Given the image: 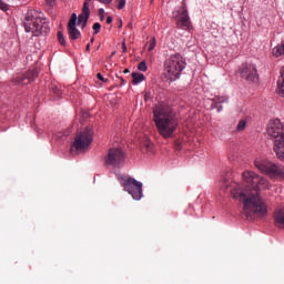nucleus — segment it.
<instances>
[{
    "label": "nucleus",
    "mask_w": 284,
    "mask_h": 284,
    "mask_svg": "<svg viewBox=\"0 0 284 284\" xmlns=\"http://www.w3.org/2000/svg\"><path fill=\"white\" fill-rule=\"evenodd\" d=\"M129 28H132V24H131V23H129Z\"/></svg>",
    "instance_id": "37998d69"
},
{
    "label": "nucleus",
    "mask_w": 284,
    "mask_h": 284,
    "mask_svg": "<svg viewBox=\"0 0 284 284\" xmlns=\"http://www.w3.org/2000/svg\"><path fill=\"white\" fill-rule=\"evenodd\" d=\"M280 78H277V94L280 97H284V67L282 68V71H280Z\"/></svg>",
    "instance_id": "f3484780"
},
{
    "label": "nucleus",
    "mask_w": 284,
    "mask_h": 284,
    "mask_svg": "<svg viewBox=\"0 0 284 284\" xmlns=\"http://www.w3.org/2000/svg\"><path fill=\"white\" fill-rule=\"evenodd\" d=\"M99 16H104V9H99Z\"/></svg>",
    "instance_id": "f704fd0d"
},
{
    "label": "nucleus",
    "mask_w": 284,
    "mask_h": 284,
    "mask_svg": "<svg viewBox=\"0 0 284 284\" xmlns=\"http://www.w3.org/2000/svg\"><path fill=\"white\" fill-rule=\"evenodd\" d=\"M226 97H215L212 99V109H217V112L222 111V104L227 103Z\"/></svg>",
    "instance_id": "dca6fc26"
},
{
    "label": "nucleus",
    "mask_w": 284,
    "mask_h": 284,
    "mask_svg": "<svg viewBox=\"0 0 284 284\" xmlns=\"http://www.w3.org/2000/svg\"><path fill=\"white\" fill-rule=\"evenodd\" d=\"M128 73H130V70H129V69H125V70H124V74H128Z\"/></svg>",
    "instance_id": "58836bf2"
},
{
    "label": "nucleus",
    "mask_w": 284,
    "mask_h": 284,
    "mask_svg": "<svg viewBox=\"0 0 284 284\" xmlns=\"http://www.w3.org/2000/svg\"><path fill=\"white\" fill-rule=\"evenodd\" d=\"M120 180L122 181L124 191L131 194L134 201H140L143 196V183L131 176H121Z\"/></svg>",
    "instance_id": "0eeeda50"
},
{
    "label": "nucleus",
    "mask_w": 284,
    "mask_h": 284,
    "mask_svg": "<svg viewBox=\"0 0 284 284\" xmlns=\"http://www.w3.org/2000/svg\"><path fill=\"white\" fill-rule=\"evenodd\" d=\"M85 50H87V52H90V51H91V45H90V44H87Z\"/></svg>",
    "instance_id": "c9c22d12"
},
{
    "label": "nucleus",
    "mask_w": 284,
    "mask_h": 284,
    "mask_svg": "<svg viewBox=\"0 0 284 284\" xmlns=\"http://www.w3.org/2000/svg\"><path fill=\"white\" fill-rule=\"evenodd\" d=\"M98 79H99V81L105 82V79L102 77L101 73H98Z\"/></svg>",
    "instance_id": "7c9ffc66"
},
{
    "label": "nucleus",
    "mask_w": 284,
    "mask_h": 284,
    "mask_svg": "<svg viewBox=\"0 0 284 284\" xmlns=\"http://www.w3.org/2000/svg\"><path fill=\"white\" fill-rule=\"evenodd\" d=\"M138 70L141 71V72H146L148 71L146 62L141 61L140 65H138Z\"/></svg>",
    "instance_id": "b1692460"
},
{
    "label": "nucleus",
    "mask_w": 284,
    "mask_h": 284,
    "mask_svg": "<svg viewBox=\"0 0 284 284\" xmlns=\"http://www.w3.org/2000/svg\"><path fill=\"white\" fill-rule=\"evenodd\" d=\"M58 43H60L63 47H65V37H63L62 31H58Z\"/></svg>",
    "instance_id": "5701e85b"
},
{
    "label": "nucleus",
    "mask_w": 284,
    "mask_h": 284,
    "mask_svg": "<svg viewBox=\"0 0 284 284\" xmlns=\"http://www.w3.org/2000/svg\"><path fill=\"white\" fill-rule=\"evenodd\" d=\"M239 74L248 83H256L258 80L257 70L254 64L244 63L239 68Z\"/></svg>",
    "instance_id": "9d476101"
},
{
    "label": "nucleus",
    "mask_w": 284,
    "mask_h": 284,
    "mask_svg": "<svg viewBox=\"0 0 284 284\" xmlns=\"http://www.w3.org/2000/svg\"><path fill=\"white\" fill-rule=\"evenodd\" d=\"M175 150L176 151L182 150V143L180 141H175Z\"/></svg>",
    "instance_id": "cd10ccee"
},
{
    "label": "nucleus",
    "mask_w": 284,
    "mask_h": 284,
    "mask_svg": "<svg viewBox=\"0 0 284 284\" xmlns=\"http://www.w3.org/2000/svg\"><path fill=\"white\" fill-rule=\"evenodd\" d=\"M80 24H82V30H83V28H85L88 26V23H84V22H82Z\"/></svg>",
    "instance_id": "4c0bfd02"
},
{
    "label": "nucleus",
    "mask_w": 284,
    "mask_h": 284,
    "mask_svg": "<svg viewBox=\"0 0 284 284\" xmlns=\"http://www.w3.org/2000/svg\"><path fill=\"white\" fill-rule=\"evenodd\" d=\"M128 49H126V43H122V52L126 53Z\"/></svg>",
    "instance_id": "473e14b6"
},
{
    "label": "nucleus",
    "mask_w": 284,
    "mask_h": 284,
    "mask_svg": "<svg viewBox=\"0 0 284 284\" xmlns=\"http://www.w3.org/2000/svg\"><path fill=\"white\" fill-rule=\"evenodd\" d=\"M119 28H122L123 27V23L121 22V24H118Z\"/></svg>",
    "instance_id": "79ce46f5"
},
{
    "label": "nucleus",
    "mask_w": 284,
    "mask_h": 284,
    "mask_svg": "<svg viewBox=\"0 0 284 284\" xmlns=\"http://www.w3.org/2000/svg\"><path fill=\"white\" fill-rule=\"evenodd\" d=\"M274 225L278 229H284V206L274 211Z\"/></svg>",
    "instance_id": "4468645a"
},
{
    "label": "nucleus",
    "mask_w": 284,
    "mask_h": 284,
    "mask_svg": "<svg viewBox=\"0 0 284 284\" xmlns=\"http://www.w3.org/2000/svg\"><path fill=\"white\" fill-rule=\"evenodd\" d=\"M246 125H247V121L246 120H241V121H239V124L235 128V131L243 132L246 129Z\"/></svg>",
    "instance_id": "412c9836"
},
{
    "label": "nucleus",
    "mask_w": 284,
    "mask_h": 284,
    "mask_svg": "<svg viewBox=\"0 0 284 284\" xmlns=\"http://www.w3.org/2000/svg\"><path fill=\"white\" fill-rule=\"evenodd\" d=\"M153 122L163 139H172L179 128V118L171 106L160 104L153 109Z\"/></svg>",
    "instance_id": "f03ea898"
},
{
    "label": "nucleus",
    "mask_w": 284,
    "mask_h": 284,
    "mask_svg": "<svg viewBox=\"0 0 284 284\" xmlns=\"http://www.w3.org/2000/svg\"><path fill=\"white\" fill-rule=\"evenodd\" d=\"M149 99V97H148V94L145 95V100H148Z\"/></svg>",
    "instance_id": "c03bdc74"
},
{
    "label": "nucleus",
    "mask_w": 284,
    "mask_h": 284,
    "mask_svg": "<svg viewBox=\"0 0 284 284\" xmlns=\"http://www.w3.org/2000/svg\"><path fill=\"white\" fill-rule=\"evenodd\" d=\"M0 10H2V11L8 10V4H6V3L2 2L1 0H0Z\"/></svg>",
    "instance_id": "bb28decb"
},
{
    "label": "nucleus",
    "mask_w": 284,
    "mask_h": 284,
    "mask_svg": "<svg viewBox=\"0 0 284 284\" xmlns=\"http://www.w3.org/2000/svg\"><path fill=\"white\" fill-rule=\"evenodd\" d=\"M184 69L185 61L179 53L171 55L164 61V77L170 81L178 80Z\"/></svg>",
    "instance_id": "39448f33"
},
{
    "label": "nucleus",
    "mask_w": 284,
    "mask_h": 284,
    "mask_svg": "<svg viewBox=\"0 0 284 284\" xmlns=\"http://www.w3.org/2000/svg\"><path fill=\"white\" fill-rule=\"evenodd\" d=\"M89 3H91V0H85V2H83V8H89Z\"/></svg>",
    "instance_id": "2f4dec72"
},
{
    "label": "nucleus",
    "mask_w": 284,
    "mask_h": 284,
    "mask_svg": "<svg viewBox=\"0 0 284 284\" xmlns=\"http://www.w3.org/2000/svg\"><path fill=\"white\" fill-rule=\"evenodd\" d=\"M131 77H132V85H138L139 83L144 81L143 73L132 72Z\"/></svg>",
    "instance_id": "6ab92c4d"
},
{
    "label": "nucleus",
    "mask_w": 284,
    "mask_h": 284,
    "mask_svg": "<svg viewBox=\"0 0 284 284\" xmlns=\"http://www.w3.org/2000/svg\"><path fill=\"white\" fill-rule=\"evenodd\" d=\"M176 21V28L182 30H190L191 23L189 18V12L185 8L180 9L173 16Z\"/></svg>",
    "instance_id": "9b49d317"
},
{
    "label": "nucleus",
    "mask_w": 284,
    "mask_h": 284,
    "mask_svg": "<svg viewBox=\"0 0 284 284\" xmlns=\"http://www.w3.org/2000/svg\"><path fill=\"white\" fill-rule=\"evenodd\" d=\"M92 29H93V36H98L99 32H101V23L99 22L93 23Z\"/></svg>",
    "instance_id": "4be33fe9"
},
{
    "label": "nucleus",
    "mask_w": 284,
    "mask_h": 284,
    "mask_svg": "<svg viewBox=\"0 0 284 284\" xmlns=\"http://www.w3.org/2000/svg\"><path fill=\"white\" fill-rule=\"evenodd\" d=\"M94 134V131L91 129V126H87L85 130L82 132H79L75 136V141H73L72 149H70V152H83L88 150V148L92 143V135Z\"/></svg>",
    "instance_id": "6e6552de"
},
{
    "label": "nucleus",
    "mask_w": 284,
    "mask_h": 284,
    "mask_svg": "<svg viewBox=\"0 0 284 284\" xmlns=\"http://www.w3.org/2000/svg\"><path fill=\"white\" fill-rule=\"evenodd\" d=\"M105 22H106L108 24H111V23H112V17H108V19L105 20Z\"/></svg>",
    "instance_id": "72a5a7b5"
},
{
    "label": "nucleus",
    "mask_w": 284,
    "mask_h": 284,
    "mask_svg": "<svg viewBox=\"0 0 284 284\" xmlns=\"http://www.w3.org/2000/svg\"><path fill=\"white\" fill-rule=\"evenodd\" d=\"M124 84H126V81H124V79L121 78V85H124Z\"/></svg>",
    "instance_id": "e433bc0d"
},
{
    "label": "nucleus",
    "mask_w": 284,
    "mask_h": 284,
    "mask_svg": "<svg viewBox=\"0 0 284 284\" xmlns=\"http://www.w3.org/2000/svg\"><path fill=\"white\" fill-rule=\"evenodd\" d=\"M38 73L39 71L37 68L28 70L24 74L16 75L14 83L16 85H28L38 78Z\"/></svg>",
    "instance_id": "f8f14e48"
},
{
    "label": "nucleus",
    "mask_w": 284,
    "mask_h": 284,
    "mask_svg": "<svg viewBox=\"0 0 284 284\" xmlns=\"http://www.w3.org/2000/svg\"><path fill=\"white\" fill-rule=\"evenodd\" d=\"M155 47H156V39L151 38L150 39V48H148V51H150V52L153 51Z\"/></svg>",
    "instance_id": "a878e982"
},
{
    "label": "nucleus",
    "mask_w": 284,
    "mask_h": 284,
    "mask_svg": "<svg viewBox=\"0 0 284 284\" xmlns=\"http://www.w3.org/2000/svg\"><path fill=\"white\" fill-rule=\"evenodd\" d=\"M48 6L53 7V3H55V0H47Z\"/></svg>",
    "instance_id": "c756f323"
},
{
    "label": "nucleus",
    "mask_w": 284,
    "mask_h": 284,
    "mask_svg": "<svg viewBox=\"0 0 284 284\" xmlns=\"http://www.w3.org/2000/svg\"><path fill=\"white\" fill-rule=\"evenodd\" d=\"M267 136L273 141V151L277 160L284 163V124L280 120H271L266 129Z\"/></svg>",
    "instance_id": "7ed1b4c3"
},
{
    "label": "nucleus",
    "mask_w": 284,
    "mask_h": 284,
    "mask_svg": "<svg viewBox=\"0 0 284 284\" xmlns=\"http://www.w3.org/2000/svg\"><path fill=\"white\" fill-rule=\"evenodd\" d=\"M283 55H284V39L282 40V43L273 48V57L280 58Z\"/></svg>",
    "instance_id": "a211bd4d"
},
{
    "label": "nucleus",
    "mask_w": 284,
    "mask_h": 284,
    "mask_svg": "<svg viewBox=\"0 0 284 284\" xmlns=\"http://www.w3.org/2000/svg\"><path fill=\"white\" fill-rule=\"evenodd\" d=\"M90 43H94V38L90 39Z\"/></svg>",
    "instance_id": "a19ab883"
},
{
    "label": "nucleus",
    "mask_w": 284,
    "mask_h": 284,
    "mask_svg": "<svg viewBox=\"0 0 284 284\" xmlns=\"http://www.w3.org/2000/svg\"><path fill=\"white\" fill-rule=\"evenodd\" d=\"M50 92H51V94H53L54 99H60V95L62 94L59 87L55 84L50 85Z\"/></svg>",
    "instance_id": "aec40b11"
},
{
    "label": "nucleus",
    "mask_w": 284,
    "mask_h": 284,
    "mask_svg": "<svg viewBox=\"0 0 284 284\" xmlns=\"http://www.w3.org/2000/svg\"><path fill=\"white\" fill-rule=\"evenodd\" d=\"M118 2V10H123L126 7V0H115Z\"/></svg>",
    "instance_id": "393cba45"
},
{
    "label": "nucleus",
    "mask_w": 284,
    "mask_h": 284,
    "mask_svg": "<svg viewBox=\"0 0 284 284\" xmlns=\"http://www.w3.org/2000/svg\"><path fill=\"white\" fill-rule=\"evenodd\" d=\"M98 1L99 3H102L104 6H109L112 2V0H98Z\"/></svg>",
    "instance_id": "c85d7f7f"
},
{
    "label": "nucleus",
    "mask_w": 284,
    "mask_h": 284,
    "mask_svg": "<svg viewBox=\"0 0 284 284\" xmlns=\"http://www.w3.org/2000/svg\"><path fill=\"white\" fill-rule=\"evenodd\" d=\"M24 30L39 37L40 34H47L50 32V27L45 18L41 17L37 10H29L24 18Z\"/></svg>",
    "instance_id": "20e7f679"
},
{
    "label": "nucleus",
    "mask_w": 284,
    "mask_h": 284,
    "mask_svg": "<svg viewBox=\"0 0 284 284\" xmlns=\"http://www.w3.org/2000/svg\"><path fill=\"white\" fill-rule=\"evenodd\" d=\"M124 162V152L119 148H111L105 155L104 163L108 166L118 168Z\"/></svg>",
    "instance_id": "1a4fd4ad"
},
{
    "label": "nucleus",
    "mask_w": 284,
    "mask_h": 284,
    "mask_svg": "<svg viewBox=\"0 0 284 284\" xmlns=\"http://www.w3.org/2000/svg\"><path fill=\"white\" fill-rule=\"evenodd\" d=\"M75 22H77V14L73 13L72 17L70 18L69 26L67 28V30L69 32V38L72 41H75L77 39L81 38V31H79V29H77Z\"/></svg>",
    "instance_id": "ddd939ff"
},
{
    "label": "nucleus",
    "mask_w": 284,
    "mask_h": 284,
    "mask_svg": "<svg viewBox=\"0 0 284 284\" xmlns=\"http://www.w3.org/2000/svg\"><path fill=\"white\" fill-rule=\"evenodd\" d=\"M272 184L253 171L242 173V184L224 180L222 187L231 193L232 199L242 202L246 217L260 219L266 215L265 202L261 200L260 191L270 190Z\"/></svg>",
    "instance_id": "f257e3e1"
},
{
    "label": "nucleus",
    "mask_w": 284,
    "mask_h": 284,
    "mask_svg": "<svg viewBox=\"0 0 284 284\" xmlns=\"http://www.w3.org/2000/svg\"><path fill=\"white\" fill-rule=\"evenodd\" d=\"M254 166L260 170L261 173L270 176L271 179H283L284 180V166L267 162L265 160L254 161Z\"/></svg>",
    "instance_id": "423d86ee"
},
{
    "label": "nucleus",
    "mask_w": 284,
    "mask_h": 284,
    "mask_svg": "<svg viewBox=\"0 0 284 284\" xmlns=\"http://www.w3.org/2000/svg\"><path fill=\"white\" fill-rule=\"evenodd\" d=\"M91 17V11L89 7H82V13L77 17L75 26H81L82 23H88L89 18Z\"/></svg>",
    "instance_id": "2eb2a0df"
},
{
    "label": "nucleus",
    "mask_w": 284,
    "mask_h": 284,
    "mask_svg": "<svg viewBox=\"0 0 284 284\" xmlns=\"http://www.w3.org/2000/svg\"><path fill=\"white\" fill-rule=\"evenodd\" d=\"M104 20V14L100 16V21Z\"/></svg>",
    "instance_id": "ea45409f"
}]
</instances>
